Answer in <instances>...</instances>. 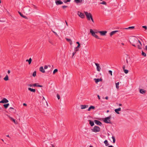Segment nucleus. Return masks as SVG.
Returning <instances> with one entry per match:
<instances>
[{"label":"nucleus","instance_id":"b1692460","mask_svg":"<svg viewBox=\"0 0 147 147\" xmlns=\"http://www.w3.org/2000/svg\"><path fill=\"white\" fill-rule=\"evenodd\" d=\"M134 28V26H130L128 27L127 28H124V29L127 30V29H133Z\"/></svg>","mask_w":147,"mask_h":147},{"label":"nucleus","instance_id":"09e8293b","mask_svg":"<svg viewBox=\"0 0 147 147\" xmlns=\"http://www.w3.org/2000/svg\"><path fill=\"white\" fill-rule=\"evenodd\" d=\"M91 20L94 23V20L93 19V18H92V17H91L90 18V20Z\"/></svg>","mask_w":147,"mask_h":147},{"label":"nucleus","instance_id":"c85d7f7f","mask_svg":"<svg viewBox=\"0 0 147 147\" xmlns=\"http://www.w3.org/2000/svg\"><path fill=\"white\" fill-rule=\"evenodd\" d=\"M4 79L5 81H7L8 80V76L7 75H6L5 77L4 78Z\"/></svg>","mask_w":147,"mask_h":147},{"label":"nucleus","instance_id":"338daca9","mask_svg":"<svg viewBox=\"0 0 147 147\" xmlns=\"http://www.w3.org/2000/svg\"><path fill=\"white\" fill-rule=\"evenodd\" d=\"M45 100V98L44 97H43V98L42 99V100Z\"/></svg>","mask_w":147,"mask_h":147},{"label":"nucleus","instance_id":"864d4df0","mask_svg":"<svg viewBox=\"0 0 147 147\" xmlns=\"http://www.w3.org/2000/svg\"><path fill=\"white\" fill-rule=\"evenodd\" d=\"M53 32L55 34V35H57V33H56V32H54V31H53Z\"/></svg>","mask_w":147,"mask_h":147},{"label":"nucleus","instance_id":"13d9d810","mask_svg":"<svg viewBox=\"0 0 147 147\" xmlns=\"http://www.w3.org/2000/svg\"><path fill=\"white\" fill-rule=\"evenodd\" d=\"M23 105L24 106H26V105H26V104L25 103H23Z\"/></svg>","mask_w":147,"mask_h":147},{"label":"nucleus","instance_id":"a19ab883","mask_svg":"<svg viewBox=\"0 0 147 147\" xmlns=\"http://www.w3.org/2000/svg\"><path fill=\"white\" fill-rule=\"evenodd\" d=\"M124 72L125 74H127L128 72V70L127 69H125L124 70Z\"/></svg>","mask_w":147,"mask_h":147},{"label":"nucleus","instance_id":"e433bc0d","mask_svg":"<svg viewBox=\"0 0 147 147\" xmlns=\"http://www.w3.org/2000/svg\"><path fill=\"white\" fill-rule=\"evenodd\" d=\"M58 71V69H55L53 71V74H55V73L57 72Z\"/></svg>","mask_w":147,"mask_h":147},{"label":"nucleus","instance_id":"39448f33","mask_svg":"<svg viewBox=\"0 0 147 147\" xmlns=\"http://www.w3.org/2000/svg\"><path fill=\"white\" fill-rule=\"evenodd\" d=\"M133 40H135L136 42H138L139 43L140 45H137L138 48L139 49H141V46H142V44L140 41L137 38L136 39L134 38Z\"/></svg>","mask_w":147,"mask_h":147},{"label":"nucleus","instance_id":"473e14b6","mask_svg":"<svg viewBox=\"0 0 147 147\" xmlns=\"http://www.w3.org/2000/svg\"><path fill=\"white\" fill-rule=\"evenodd\" d=\"M32 61V59L30 58L28 59V62L29 64H30L31 63Z\"/></svg>","mask_w":147,"mask_h":147},{"label":"nucleus","instance_id":"cd10ccee","mask_svg":"<svg viewBox=\"0 0 147 147\" xmlns=\"http://www.w3.org/2000/svg\"><path fill=\"white\" fill-rule=\"evenodd\" d=\"M9 117L11 120L12 121H13L14 122V123H16L15 120L12 117L9 116Z\"/></svg>","mask_w":147,"mask_h":147},{"label":"nucleus","instance_id":"ea45409f","mask_svg":"<svg viewBox=\"0 0 147 147\" xmlns=\"http://www.w3.org/2000/svg\"><path fill=\"white\" fill-rule=\"evenodd\" d=\"M74 50L76 52L78 51L79 50L78 48H77V47H75V49H74Z\"/></svg>","mask_w":147,"mask_h":147},{"label":"nucleus","instance_id":"5701e85b","mask_svg":"<svg viewBox=\"0 0 147 147\" xmlns=\"http://www.w3.org/2000/svg\"><path fill=\"white\" fill-rule=\"evenodd\" d=\"M95 109V107L93 106H91L90 107L88 108V111H89L91 109Z\"/></svg>","mask_w":147,"mask_h":147},{"label":"nucleus","instance_id":"393cba45","mask_svg":"<svg viewBox=\"0 0 147 147\" xmlns=\"http://www.w3.org/2000/svg\"><path fill=\"white\" fill-rule=\"evenodd\" d=\"M38 83H35L33 84V86H37L39 87H42V86L40 85H37Z\"/></svg>","mask_w":147,"mask_h":147},{"label":"nucleus","instance_id":"f3484780","mask_svg":"<svg viewBox=\"0 0 147 147\" xmlns=\"http://www.w3.org/2000/svg\"><path fill=\"white\" fill-rule=\"evenodd\" d=\"M121 110V108L120 107H119L118 109H115V111L116 113L117 114H119V111H120Z\"/></svg>","mask_w":147,"mask_h":147},{"label":"nucleus","instance_id":"2eb2a0df","mask_svg":"<svg viewBox=\"0 0 147 147\" xmlns=\"http://www.w3.org/2000/svg\"><path fill=\"white\" fill-rule=\"evenodd\" d=\"M119 31L118 30H115L114 31H112L110 33V36H112L113 34L116 33L117 32H118Z\"/></svg>","mask_w":147,"mask_h":147},{"label":"nucleus","instance_id":"a18cd8bd","mask_svg":"<svg viewBox=\"0 0 147 147\" xmlns=\"http://www.w3.org/2000/svg\"><path fill=\"white\" fill-rule=\"evenodd\" d=\"M142 28H145L146 30L147 29V27L146 26H142Z\"/></svg>","mask_w":147,"mask_h":147},{"label":"nucleus","instance_id":"6e6d98bb","mask_svg":"<svg viewBox=\"0 0 147 147\" xmlns=\"http://www.w3.org/2000/svg\"><path fill=\"white\" fill-rule=\"evenodd\" d=\"M97 96H98V99L99 100H100V96L98 95H97Z\"/></svg>","mask_w":147,"mask_h":147},{"label":"nucleus","instance_id":"6ab92c4d","mask_svg":"<svg viewBox=\"0 0 147 147\" xmlns=\"http://www.w3.org/2000/svg\"><path fill=\"white\" fill-rule=\"evenodd\" d=\"M9 111L10 112L13 113L14 112V109L13 107H10L9 109Z\"/></svg>","mask_w":147,"mask_h":147},{"label":"nucleus","instance_id":"72a5a7b5","mask_svg":"<svg viewBox=\"0 0 147 147\" xmlns=\"http://www.w3.org/2000/svg\"><path fill=\"white\" fill-rule=\"evenodd\" d=\"M142 56H144L145 57L146 56V54L143 51H142Z\"/></svg>","mask_w":147,"mask_h":147},{"label":"nucleus","instance_id":"7c9ffc66","mask_svg":"<svg viewBox=\"0 0 147 147\" xmlns=\"http://www.w3.org/2000/svg\"><path fill=\"white\" fill-rule=\"evenodd\" d=\"M111 138L113 140V143H115V138L113 136Z\"/></svg>","mask_w":147,"mask_h":147},{"label":"nucleus","instance_id":"603ef678","mask_svg":"<svg viewBox=\"0 0 147 147\" xmlns=\"http://www.w3.org/2000/svg\"><path fill=\"white\" fill-rule=\"evenodd\" d=\"M29 86H30V87H32V86H33V84H29L28 85Z\"/></svg>","mask_w":147,"mask_h":147},{"label":"nucleus","instance_id":"774afa93","mask_svg":"<svg viewBox=\"0 0 147 147\" xmlns=\"http://www.w3.org/2000/svg\"><path fill=\"white\" fill-rule=\"evenodd\" d=\"M121 45H124V43H121Z\"/></svg>","mask_w":147,"mask_h":147},{"label":"nucleus","instance_id":"4468645a","mask_svg":"<svg viewBox=\"0 0 147 147\" xmlns=\"http://www.w3.org/2000/svg\"><path fill=\"white\" fill-rule=\"evenodd\" d=\"M81 108V109H85L86 108L88 107V105H81L80 106Z\"/></svg>","mask_w":147,"mask_h":147},{"label":"nucleus","instance_id":"c9c22d12","mask_svg":"<svg viewBox=\"0 0 147 147\" xmlns=\"http://www.w3.org/2000/svg\"><path fill=\"white\" fill-rule=\"evenodd\" d=\"M36 75V71L34 72L32 74V76L34 77H35Z\"/></svg>","mask_w":147,"mask_h":147},{"label":"nucleus","instance_id":"2f4dec72","mask_svg":"<svg viewBox=\"0 0 147 147\" xmlns=\"http://www.w3.org/2000/svg\"><path fill=\"white\" fill-rule=\"evenodd\" d=\"M111 138L113 140V143H115V138L113 136Z\"/></svg>","mask_w":147,"mask_h":147},{"label":"nucleus","instance_id":"5fc2aeb1","mask_svg":"<svg viewBox=\"0 0 147 147\" xmlns=\"http://www.w3.org/2000/svg\"><path fill=\"white\" fill-rule=\"evenodd\" d=\"M65 22L66 23V24L67 26H68V24H67V21L66 20H65Z\"/></svg>","mask_w":147,"mask_h":147},{"label":"nucleus","instance_id":"f257e3e1","mask_svg":"<svg viewBox=\"0 0 147 147\" xmlns=\"http://www.w3.org/2000/svg\"><path fill=\"white\" fill-rule=\"evenodd\" d=\"M111 116L110 115L109 116L105 118L103 120L104 122L107 123L111 124Z\"/></svg>","mask_w":147,"mask_h":147},{"label":"nucleus","instance_id":"1a4fd4ad","mask_svg":"<svg viewBox=\"0 0 147 147\" xmlns=\"http://www.w3.org/2000/svg\"><path fill=\"white\" fill-rule=\"evenodd\" d=\"M55 3L57 5H59L63 4V2L61 0H56Z\"/></svg>","mask_w":147,"mask_h":147},{"label":"nucleus","instance_id":"58836bf2","mask_svg":"<svg viewBox=\"0 0 147 147\" xmlns=\"http://www.w3.org/2000/svg\"><path fill=\"white\" fill-rule=\"evenodd\" d=\"M100 4L106 5V3L105 1H103Z\"/></svg>","mask_w":147,"mask_h":147},{"label":"nucleus","instance_id":"3c124183","mask_svg":"<svg viewBox=\"0 0 147 147\" xmlns=\"http://www.w3.org/2000/svg\"><path fill=\"white\" fill-rule=\"evenodd\" d=\"M125 65H123V69L124 70H125Z\"/></svg>","mask_w":147,"mask_h":147},{"label":"nucleus","instance_id":"79ce46f5","mask_svg":"<svg viewBox=\"0 0 147 147\" xmlns=\"http://www.w3.org/2000/svg\"><path fill=\"white\" fill-rule=\"evenodd\" d=\"M109 73L111 75V76L112 75V71L111 70H109Z\"/></svg>","mask_w":147,"mask_h":147},{"label":"nucleus","instance_id":"412c9836","mask_svg":"<svg viewBox=\"0 0 147 147\" xmlns=\"http://www.w3.org/2000/svg\"><path fill=\"white\" fill-rule=\"evenodd\" d=\"M28 90L31 92H36V90L35 89L32 88H28Z\"/></svg>","mask_w":147,"mask_h":147},{"label":"nucleus","instance_id":"bb28decb","mask_svg":"<svg viewBox=\"0 0 147 147\" xmlns=\"http://www.w3.org/2000/svg\"><path fill=\"white\" fill-rule=\"evenodd\" d=\"M9 105V103H7L3 105V106L5 109H7Z\"/></svg>","mask_w":147,"mask_h":147},{"label":"nucleus","instance_id":"f704fd0d","mask_svg":"<svg viewBox=\"0 0 147 147\" xmlns=\"http://www.w3.org/2000/svg\"><path fill=\"white\" fill-rule=\"evenodd\" d=\"M71 1L70 0H64L63 1V2L65 3H66L67 2H69Z\"/></svg>","mask_w":147,"mask_h":147},{"label":"nucleus","instance_id":"7ed1b4c3","mask_svg":"<svg viewBox=\"0 0 147 147\" xmlns=\"http://www.w3.org/2000/svg\"><path fill=\"white\" fill-rule=\"evenodd\" d=\"M90 32L91 34L92 35L97 39H100L99 37L95 34L97 33V32H95L92 29L90 30Z\"/></svg>","mask_w":147,"mask_h":147},{"label":"nucleus","instance_id":"ddd939ff","mask_svg":"<svg viewBox=\"0 0 147 147\" xmlns=\"http://www.w3.org/2000/svg\"><path fill=\"white\" fill-rule=\"evenodd\" d=\"M94 80H95V82L96 83H97L99 82H102V80L101 78H95Z\"/></svg>","mask_w":147,"mask_h":147},{"label":"nucleus","instance_id":"680f3d73","mask_svg":"<svg viewBox=\"0 0 147 147\" xmlns=\"http://www.w3.org/2000/svg\"><path fill=\"white\" fill-rule=\"evenodd\" d=\"M145 49L147 51V45L145 46Z\"/></svg>","mask_w":147,"mask_h":147},{"label":"nucleus","instance_id":"37998d69","mask_svg":"<svg viewBox=\"0 0 147 147\" xmlns=\"http://www.w3.org/2000/svg\"><path fill=\"white\" fill-rule=\"evenodd\" d=\"M65 39H66V40L68 42H70L71 41V40L70 39H69V38H66Z\"/></svg>","mask_w":147,"mask_h":147},{"label":"nucleus","instance_id":"423d86ee","mask_svg":"<svg viewBox=\"0 0 147 147\" xmlns=\"http://www.w3.org/2000/svg\"><path fill=\"white\" fill-rule=\"evenodd\" d=\"M98 32L101 35L105 36L107 32L106 31H99Z\"/></svg>","mask_w":147,"mask_h":147},{"label":"nucleus","instance_id":"aec40b11","mask_svg":"<svg viewBox=\"0 0 147 147\" xmlns=\"http://www.w3.org/2000/svg\"><path fill=\"white\" fill-rule=\"evenodd\" d=\"M88 121L89 122V124L91 126H93L94 125V122L90 120H89Z\"/></svg>","mask_w":147,"mask_h":147},{"label":"nucleus","instance_id":"a878e982","mask_svg":"<svg viewBox=\"0 0 147 147\" xmlns=\"http://www.w3.org/2000/svg\"><path fill=\"white\" fill-rule=\"evenodd\" d=\"M104 144H105V145L106 146H108L109 145V144H108V141L107 140H105L104 142Z\"/></svg>","mask_w":147,"mask_h":147},{"label":"nucleus","instance_id":"bf43d9fd","mask_svg":"<svg viewBox=\"0 0 147 147\" xmlns=\"http://www.w3.org/2000/svg\"><path fill=\"white\" fill-rule=\"evenodd\" d=\"M132 46H134V47H136V45H135L134 44H132Z\"/></svg>","mask_w":147,"mask_h":147},{"label":"nucleus","instance_id":"4be33fe9","mask_svg":"<svg viewBox=\"0 0 147 147\" xmlns=\"http://www.w3.org/2000/svg\"><path fill=\"white\" fill-rule=\"evenodd\" d=\"M18 13L20 14V15L21 16H22L23 18H25V19H27V17L26 16L22 14V13H21V12H18Z\"/></svg>","mask_w":147,"mask_h":147},{"label":"nucleus","instance_id":"49530a36","mask_svg":"<svg viewBox=\"0 0 147 147\" xmlns=\"http://www.w3.org/2000/svg\"><path fill=\"white\" fill-rule=\"evenodd\" d=\"M57 97L58 99H60V96L58 94H57Z\"/></svg>","mask_w":147,"mask_h":147},{"label":"nucleus","instance_id":"69168bd1","mask_svg":"<svg viewBox=\"0 0 147 147\" xmlns=\"http://www.w3.org/2000/svg\"><path fill=\"white\" fill-rule=\"evenodd\" d=\"M70 44L71 45V44H72V41H70Z\"/></svg>","mask_w":147,"mask_h":147},{"label":"nucleus","instance_id":"0eeeda50","mask_svg":"<svg viewBox=\"0 0 147 147\" xmlns=\"http://www.w3.org/2000/svg\"><path fill=\"white\" fill-rule=\"evenodd\" d=\"M9 102L8 100L6 98H4L2 100L0 101V103H7Z\"/></svg>","mask_w":147,"mask_h":147},{"label":"nucleus","instance_id":"f8f14e48","mask_svg":"<svg viewBox=\"0 0 147 147\" xmlns=\"http://www.w3.org/2000/svg\"><path fill=\"white\" fill-rule=\"evenodd\" d=\"M139 90L140 93L141 94H144L146 92V90H144L143 89L139 88Z\"/></svg>","mask_w":147,"mask_h":147},{"label":"nucleus","instance_id":"c756f323","mask_svg":"<svg viewBox=\"0 0 147 147\" xmlns=\"http://www.w3.org/2000/svg\"><path fill=\"white\" fill-rule=\"evenodd\" d=\"M116 87L117 89H118L119 88V82L116 83Z\"/></svg>","mask_w":147,"mask_h":147},{"label":"nucleus","instance_id":"dca6fc26","mask_svg":"<svg viewBox=\"0 0 147 147\" xmlns=\"http://www.w3.org/2000/svg\"><path fill=\"white\" fill-rule=\"evenodd\" d=\"M39 70L40 71L43 73H45V71L42 66H41L40 67Z\"/></svg>","mask_w":147,"mask_h":147},{"label":"nucleus","instance_id":"e2e57ef3","mask_svg":"<svg viewBox=\"0 0 147 147\" xmlns=\"http://www.w3.org/2000/svg\"><path fill=\"white\" fill-rule=\"evenodd\" d=\"M108 147H113V146L112 145H111V146H109Z\"/></svg>","mask_w":147,"mask_h":147},{"label":"nucleus","instance_id":"a211bd4d","mask_svg":"<svg viewBox=\"0 0 147 147\" xmlns=\"http://www.w3.org/2000/svg\"><path fill=\"white\" fill-rule=\"evenodd\" d=\"M83 0H74V2L76 3H82Z\"/></svg>","mask_w":147,"mask_h":147},{"label":"nucleus","instance_id":"de8ad7c7","mask_svg":"<svg viewBox=\"0 0 147 147\" xmlns=\"http://www.w3.org/2000/svg\"><path fill=\"white\" fill-rule=\"evenodd\" d=\"M44 68L45 69H47L48 68V66L47 65H45L44 67Z\"/></svg>","mask_w":147,"mask_h":147},{"label":"nucleus","instance_id":"052dcab7","mask_svg":"<svg viewBox=\"0 0 147 147\" xmlns=\"http://www.w3.org/2000/svg\"><path fill=\"white\" fill-rule=\"evenodd\" d=\"M105 99H107V100L108 99V96H107L106 97H105Z\"/></svg>","mask_w":147,"mask_h":147},{"label":"nucleus","instance_id":"9d476101","mask_svg":"<svg viewBox=\"0 0 147 147\" xmlns=\"http://www.w3.org/2000/svg\"><path fill=\"white\" fill-rule=\"evenodd\" d=\"M95 65L96 67V69L97 71H99L101 69V68L98 63H95Z\"/></svg>","mask_w":147,"mask_h":147},{"label":"nucleus","instance_id":"6e6552de","mask_svg":"<svg viewBox=\"0 0 147 147\" xmlns=\"http://www.w3.org/2000/svg\"><path fill=\"white\" fill-rule=\"evenodd\" d=\"M78 14L79 16L82 18H84L85 17L83 13L79 11L78 12Z\"/></svg>","mask_w":147,"mask_h":147},{"label":"nucleus","instance_id":"c03bdc74","mask_svg":"<svg viewBox=\"0 0 147 147\" xmlns=\"http://www.w3.org/2000/svg\"><path fill=\"white\" fill-rule=\"evenodd\" d=\"M67 7V6H65V5H63V6H62V7L63 8V9H65L66 7Z\"/></svg>","mask_w":147,"mask_h":147},{"label":"nucleus","instance_id":"20e7f679","mask_svg":"<svg viewBox=\"0 0 147 147\" xmlns=\"http://www.w3.org/2000/svg\"><path fill=\"white\" fill-rule=\"evenodd\" d=\"M84 13L87 17L88 20H90V18L92 17V14L90 13H89L87 11H84Z\"/></svg>","mask_w":147,"mask_h":147},{"label":"nucleus","instance_id":"9b49d317","mask_svg":"<svg viewBox=\"0 0 147 147\" xmlns=\"http://www.w3.org/2000/svg\"><path fill=\"white\" fill-rule=\"evenodd\" d=\"M94 122L96 124L100 126H101L102 124L101 122L98 120H94Z\"/></svg>","mask_w":147,"mask_h":147},{"label":"nucleus","instance_id":"f03ea898","mask_svg":"<svg viewBox=\"0 0 147 147\" xmlns=\"http://www.w3.org/2000/svg\"><path fill=\"white\" fill-rule=\"evenodd\" d=\"M92 131L96 133L100 131V128L97 126H95L94 127L91 129Z\"/></svg>","mask_w":147,"mask_h":147},{"label":"nucleus","instance_id":"4d7b16f0","mask_svg":"<svg viewBox=\"0 0 147 147\" xmlns=\"http://www.w3.org/2000/svg\"><path fill=\"white\" fill-rule=\"evenodd\" d=\"M10 70H9L8 71L7 73H8V74H9L10 73Z\"/></svg>","mask_w":147,"mask_h":147},{"label":"nucleus","instance_id":"8fccbe9b","mask_svg":"<svg viewBox=\"0 0 147 147\" xmlns=\"http://www.w3.org/2000/svg\"><path fill=\"white\" fill-rule=\"evenodd\" d=\"M76 52H73V53H72V57H73L74 55L76 54Z\"/></svg>","mask_w":147,"mask_h":147},{"label":"nucleus","instance_id":"4c0bfd02","mask_svg":"<svg viewBox=\"0 0 147 147\" xmlns=\"http://www.w3.org/2000/svg\"><path fill=\"white\" fill-rule=\"evenodd\" d=\"M76 43L78 44V46L77 47V48H78L79 47H80V43L78 42H76Z\"/></svg>","mask_w":147,"mask_h":147},{"label":"nucleus","instance_id":"0e129e2a","mask_svg":"<svg viewBox=\"0 0 147 147\" xmlns=\"http://www.w3.org/2000/svg\"><path fill=\"white\" fill-rule=\"evenodd\" d=\"M126 63L127 64L128 63V62L127 59H126Z\"/></svg>","mask_w":147,"mask_h":147}]
</instances>
